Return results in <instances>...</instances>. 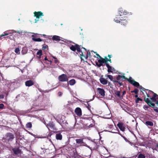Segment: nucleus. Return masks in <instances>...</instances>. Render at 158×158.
I'll return each instance as SVG.
<instances>
[{
	"mask_svg": "<svg viewBox=\"0 0 158 158\" xmlns=\"http://www.w3.org/2000/svg\"><path fill=\"white\" fill-rule=\"evenodd\" d=\"M148 90V93L146 92L147 98H146L145 97L144 98V100L145 102L152 107H155V104L152 102H155L157 100L156 99V94L154 93L152 91L147 89Z\"/></svg>",
	"mask_w": 158,
	"mask_h": 158,
	"instance_id": "nucleus-1",
	"label": "nucleus"
},
{
	"mask_svg": "<svg viewBox=\"0 0 158 158\" xmlns=\"http://www.w3.org/2000/svg\"><path fill=\"white\" fill-rule=\"evenodd\" d=\"M75 45H71L70 47V49L72 51L75 52L76 50L79 52L81 56V60H83L82 58V56H85V54L83 52L81 51V49L83 48L82 46L81 45H79L77 44H74Z\"/></svg>",
	"mask_w": 158,
	"mask_h": 158,
	"instance_id": "nucleus-2",
	"label": "nucleus"
},
{
	"mask_svg": "<svg viewBox=\"0 0 158 158\" xmlns=\"http://www.w3.org/2000/svg\"><path fill=\"white\" fill-rule=\"evenodd\" d=\"M116 79L117 80H113V82L114 83L116 82L118 83L120 86H122L123 85L122 82H121V81H123V79L126 80L127 81V79H128V78L125 77L124 76H122L120 75H118L116 77Z\"/></svg>",
	"mask_w": 158,
	"mask_h": 158,
	"instance_id": "nucleus-3",
	"label": "nucleus"
},
{
	"mask_svg": "<svg viewBox=\"0 0 158 158\" xmlns=\"http://www.w3.org/2000/svg\"><path fill=\"white\" fill-rule=\"evenodd\" d=\"M59 81L60 82H66L68 81V78L66 74H63L59 76L58 77Z\"/></svg>",
	"mask_w": 158,
	"mask_h": 158,
	"instance_id": "nucleus-4",
	"label": "nucleus"
},
{
	"mask_svg": "<svg viewBox=\"0 0 158 158\" xmlns=\"http://www.w3.org/2000/svg\"><path fill=\"white\" fill-rule=\"evenodd\" d=\"M34 16L35 17L36 19H37V20H36V19L35 20V23L37 22V21H39V19L41 16H44L43 13L40 11L38 12L35 11L34 12Z\"/></svg>",
	"mask_w": 158,
	"mask_h": 158,
	"instance_id": "nucleus-5",
	"label": "nucleus"
},
{
	"mask_svg": "<svg viewBox=\"0 0 158 158\" xmlns=\"http://www.w3.org/2000/svg\"><path fill=\"white\" fill-rule=\"evenodd\" d=\"M127 81H129L130 83L135 87H138L139 86V83L135 80H132L131 77H130L128 79Z\"/></svg>",
	"mask_w": 158,
	"mask_h": 158,
	"instance_id": "nucleus-6",
	"label": "nucleus"
},
{
	"mask_svg": "<svg viewBox=\"0 0 158 158\" xmlns=\"http://www.w3.org/2000/svg\"><path fill=\"white\" fill-rule=\"evenodd\" d=\"M128 14V12L122 9H119L118 11V15L121 16L123 15H126Z\"/></svg>",
	"mask_w": 158,
	"mask_h": 158,
	"instance_id": "nucleus-7",
	"label": "nucleus"
},
{
	"mask_svg": "<svg viewBox=\"0 0 158 158\" xmlns=\"http://www.w3.org/2000/svg\"><path fill=\"white\" fill-rule=\"evenodd\" d=\"M75 112L78 116L80 117L82 115V110L79 107L76 108L75 110Z\"/></svg>",
	"mask_w": 158,
	"mask_h": 158,
	"instance_id": "nucleus-8",
	"label": "nucleus"
},
{
	"mask_svg": "<svg viewBox=\"0 0 158 158\" xmlns=\"http://www.w3.org/2000/svg\"><path fill=\"white\" fill-rule=\"evenodd\" d=\"M34 84V82L33 81L31 80H27L25 82V85L27 86L30 87Z\"/></svg>",
	"mask_w": 158,
	"mask_h": 158,
	"instance_id": "nucleus-9",
	"label": "nucleus"
},
{
	"mask_svg": "<svg viewBox=\"0 0 158 158\" xmlns=\"http://www.w3.org/2000/svg\"><path fill=\"white\" fill-rule=\"evenodd\" d=\"M122 17L121 16L119 15H116V17L114 19V20L115 22L117 23H120L121 20L123 18H121Z\"/></svg>",
	"mask_w": 158,
	"mask_h": 158,
	"instance_id": "nucleus-10",
	"label": "nucleus"
},
{
	"mask_svg": "<svg viewBox=\"0 0 158 158\" xmlns=\"http://www.w3.org/2000/svg\"><path fill=\"white\" fill-rule=\"evenodd\" d=\"M98 91V93L102 96H104L105 95V91L102 89L100 88H98L97 89Z\"/></svg>",
	"mask_w": 158,
	"mask_h": 158,
	"instance_id": "nucleus-11",
	"label": "nucleus"
},
{
	"mask_svg": "<svg viewBox=\"0 0 158 158\" xmlns=\"http://www.w3.org/2000/svg\"><path fill=\"white\" fill-rule=\"evenodd\" d=\"M60 38H62L60 37L57 35H54L52 36V39L53 41H59L60 40H62L60 39Z\"/></svg>",
	"mask_w": 158,
	"mask_h": 158,
	"instance_id": "nucleus-12",
	"label": "nucleus"
},
{
	"mask_svg": "<svg viewBox=\"0 0 158 158\" xmlns=\"http://www.w3.org/2000/svg\"><path fill=\"white\" fill-rule=\"evenodd\" d=\"M99 80L100 82L103 85H106L107 83V81L106 79L102 77H100Z\"/></svg>",
	"mask_w": 158,
	"mask_h": 158,
	"instance_id": "nucleus-13",
	"label": "nucleus"
},
{
	"mask_svg": "<svg viewBox=\"0 0 158 158\" xmlns=\"http://www.w3.org/2000/svg\"><path fill=\"white\" fill-rule=\"evenodd\" d=\"M121 18H123V19L122 20H121V21H120V23H121L122 25H125L127 23V21L126 19V17H121Z\"/></svg>",
	"mask_w": 158,
	"mask_h": 158,
	"instance_id": "nucleus-14",
	"label": "nucleus"
},
{
	"mask_svg": "<svg viewBox=\"0 0 158 158\" xmlns=\"http://www.w3.org/2000/svg\"><path fill=\"white\" fill-rule=\"evenodd\" d=\"M47 127L48 128V127H50L51 128H55V124L52 122H50L47 124Z\"/></svg>",
	"mask_w": 158,
	"mask_h": 158,
	"instance_id": "nucleus-15",
	"label": "nucleus"
},
{
	"mask_svg": "<svg viewBox=\"0 0 158 158\" xmlns=\"http://www.w3.org/2000/svg\"><path fill=\"white\" fill-rule=\"evenodd\" d=\"M117 126L119 128H125V124L122 122H119Z\"/></svg>",
	"mask_w": 158,
	"mask_h": 158,
	"instance_id": "nucleus-16",
	"label": "nucleus"
},
{
	"mask_svg": "<svg viewBox=\"0 0 158 158\" xmlns=\"http://www.w3.org/2000/svg\"><path fill=\"white\" fill-rule=\"evenodd\" d=\"M106 66L108 68L107 71L108 73H113L112 71V67L109 65L108 64H106Z\"/></svg>",
	"mask_w": 158,
	"mask_h": 158,
	"instance_id": "nucleus-17",
	"label": "nucleus"
},
{
	"mask_svg": "<svg viewBox=\"0 0 158 158\" xmlns=\"http://www.w3.org/2000/svg\"><path fill=\"white\" fill-rule=\"evenodd\" d=\"M109 59L107 58L106 56H105L104 58H101V59H100L102 60V62H103L104 63H105L106 65V64H108L107 63V61H108V60Z\"/></svg>",
	"mask_w": 158,
	"mask_h": 158,
	"instance_id": "nucleus-18",
	"label": "nucleus"
},
{
	"mask_svg": "<svg viewBox=\"0 0 158 158\" xmlns=\"http://www.w3.org/2000/svg\"><path fill=\"white\" fill-rule=\"evenodd\" d=\"M102 61V60L100 59L98 60V62L99 63V64H98V63L97 62L96 63V65L98 67H100L102 66H103V64H104V63Z\"/></svg>",
	"mask_w": 158,
	"mask_h": 158,
	"instance_id": "nucleus-19",
	"label": "nucleus"
},
{
	"mask_svg": "<svg viewBox=\"0 0 158 158\" xmlns=\"http://www.w3.org/2000/svg\"><path fill=\"white\" fill-rule=\"evenodd\" d=\"M27 49L26 47H23L22 48V50L21 51V53L23 55H24L27 53Z\"/></svg>",
	"mask_w": 158,
	"mask_h": 158,
	"instance_id": "nucleus-20",
	"label": "nucleus"
},
{
	"mask_svg": "<svg viewBox=\"0 0 158 158\" xmlns=\"http://www.w3.org/2000/svg\"><path fill=\"white\" fill-rule=\"evenodd\" d=\"M14 153L16 154H18L20 152V151L18 148H15L13 149Z\"/></svg>",
	"mask_w": 158,
	"mask_h": 158,
	"instance_id": "nucleus-21",
	"label": "nucleus"
},
{
	"mask_svg": "<svg viewBox=\"0 0 158 158\" xmlns=\"http://www.w3.org/2000/svg\"><path fill=\"white\" fill-rule=\"evenodd\" d=\"M76 83L75 80L74 79H72L70 80L68 82L70 85H73Z\"/></svg>",
	"mask_w": 158,
	"mask_h": 158,
	"instance_id": "nucleus-22",
	"label": "nucleus"
},
{
	"mask_svg": "<svg viewBox=\"0 0 158 158\" xmlns=\"http://www.w3.org/2000/svg\"><path fill=\"white\" fill-rule=\"evenodd\" d=\"M11 33L9 31H6L5 32H4L3 33V34L1 35H0V37H2L3 36L8 35H9V34H11Z\"/></svg>",
	"mask_w": 158,
	"mask_h": 158,
	"instance_id": "nucleus-23",
	"label": "nucleus"
},
{
	"mask_svg": "<svg viewBox=\"0 0 158 158\" xmlns=\"http://www.w3.org/2000/svg\"><path fill=\"white\" fill-rule=\"evenodd\" d=\"M56 138L58 140H61L62 139V136L60 134H57L56 135Z\"/></svg>",
	"mask_w": 158,
	"mask_h": 158,
	"instance_id": "nucleus-24",
	"label": "nucleus"
},
{
	"mask_svg": "<svg viewBox=\"0 0 158 158\" xmlns=\"http://www.w3.org/2000/svg\"><path fill=\"white\" fill-rule=\"evenodd\" d=\"M32 39L35 42H41L42 41V40L40 39V38H32Z\"/></svg>",
	"mask_w": 158,
	"mask_h": 158,
	"instance_id": "nucleus-25",
	"label": "nucleus"
},
{
	"mask_svg": "<svg viewBox=\"0 0 158 158\" xmlns=\"http://www.w3.org/2000/svg\"><path fill=\"white\" fill-rule=\"evenodd\" d=\"M52 58L54 59V62L56 64H57L58 65L59 63V61L55 57L52 56Z\"/></svg>",
	"mask_w": 158,
	"mask_h": 158,
	"instance_id": "nucleus-26",
	"label": "nucleus"
},
{
	"mask_svg": "<svg viewBox=\"0 0 158 158\" xmlns=\"http://www.w3.org/2000/svg\"><path fill=\"white\" fill-rule=\"evenodd\" d=\"M33 34H34L31 35L32 38H37L39 37L40 34L34 33H33Z\"/></svg>",
	"mask_w": 158,
	"mask_h": 158,
	"instance_id": "nucleus-27",
	"label": "nucleus"
},
{
	"mask_svg": "<svg viewBox=\"0 0 158 158\" xmlns=\"http://www.w3.org/2000/svg\"><path fill=\"white\" fill-rule=\"evenodd\" d=\"M37 55L39 56V57L40 58L41 56L42 55V51L41 50H40L37 52L36 53Z\"/></svg>",
	"mask_w": 158,
	"mask_h": 158,
	"instance_id": "nucleus-28",
	"label": "nucleus"
},
{
	"mask_svg": "<svg viewBox=\"0 0 158 158\" xmlns=\"http://www.w3.org/2000/svg\"><path fill=\"white\" fill-rule=\"evenodd\" d=\"M26 127L27 128H31L32 127V124L31 122L28 123L26 125Z\"/></svg>",
	"mask_w": 158,
	"mask_h": 158,
	"instance_id": "nucleus-29",
	"label": "nucleus"
},
{
	"mask_svg": "<svg viewBox=\"0 0 158 158\" xmlns=\"http://www.w3.org/2000/svg\"><path fill=\"white\" fill-rule=\"evenodd\" d=\"M77 143H83V139H76Z\"/></svg>",
	"mask_w": 158,
	"mask_h": 158,
	"instance_id": "nucleus-30",
	"label": "nucleus"
},
{
	"mask_svg": "<svg viewBox=\"0 0 158 158\" xmlns=\"http://www.w3.org/2000/svg\"><path fill=\"white\" fill-rule=\"evenodd\" d=\"M15 52L17 54H20V50L19 48H16L15 49Z\"/></svg>",
	"mask_w": 158,
	"mask_h": 158,
	"instance_id": "nucleus-31",
	"label": "nucleus"
},
{
	"mask_svg": "<svg viewBox=\"0 0 158 158\" xmlns=\"http://www.w3.org/2000/svg\"><path fill=\"white\" fill-rule=\"evenodd\" d=\"M46 49H48V46L45 44H43V45L42 49L43 50H45Z\"/></svg>",
	"mask_w": 158,
	"mask_h": 158,
	"instance_id": "nucleus-32",
	"label": "nucleus"
},
{
	"mask_svg": "<svg viewBox=\"0 0 158 158\" xmlns=\"http://www.w3.org/2000/svg\"><path fill=\"white\" fill-rule=\"evenodd\" d=\"M146 124L149 126H152L153 125V123L151 121H148L146 122Z\"/></svg>",
	"mask_w": 158,
	"mask_h": 158,
	"instance_id": "nucleus-33",
	"label": "nucleus"
},
{
	"mask_svg": "<svg viewBox=\"0 0 158 158\" xmlns=\"http://www.w3.org/2000/svg\"><path fill=\"white\" fill-rule=\"evenodd\" d=\"M138 92V89L136 88L134 89L133 91H131V93H135V94H137Z\"/></svg>",
	"mask_w": 158,
	"mask_h": 158,
	"instance_id": "nucleus-34",
	"label": "nucleus"
},
{
	"mask_svg": "<svg viewBox=\"0 0 158 158\" xmlns=\"http://www.w3.org/2000/svg\"><path fill=\"white\" fill-rule=\"evenodd\" d=\"M138 158H145V156L144 155L140 154L138 156Z\"/></svg>",
	"mask_w": 158,
	"mask_h": 158,
	"instance_id": "nucleus-35",
	"label": "nucleus"
},
{
	"mask_svg": "<svg viewBox=\"0 0 158 158\" xmlns=\"http://www.w3.org/2000/svg\"><path fill=\"white\" fill-rule=\"evenodd\" d=\"M142 99H141V98H137L136 99V100H135V102L136 103H137L139 102V101H142Z\"/></svg>",
	"mask_w": 158,
	"mask_h": 158,
	"instance_id": "nucleus-36",
	"label": "nucleus"
},
{
	"mask_svg": "<svg viewBox=\"0 0 158 158\" xmlns=\"http://www.w3.org/2000/svg\"><path fill=\"white\" fill-rule=\"evenodd\" d=\"M107 76L111 80V81H113V77L112 76L109 75H108Z\"/></svg>",
	"mask_w": 158,
	"mask_h": 158,
	"instance_id": "nucleus-37",
	"label": "nucleus"
},
{
	"mask_svg": "<svg viewBox=\"0 0 158 158\" xmlns=\"http://www.w3.org/2000/svg\"><path fill=\"white\" fill-rule=\"evenodd\" d=\"M116 95L118 97H119L120 96V92L119 91H117L116 93Z\"/></svg>",
	"mask_w": 158,
	"mask_h": 158,
	"instance_id": "nucleus-38",
	"label": "nucleus"
},
{
	"mask_svg": "<svg viewBox=\"0 0 158 158\" xmlns=\"http://www.w3.org/2000/svg\"><path fill=\"white\" fill-rule=\"evenodd\" d=\"M153 110L155 111L156 112H158V108L156 107H153Z\"/></svg>",
	"mask_w": 158,
	"mask_h": 158,
	"instance_id": "nucleus-39",
	"label": "nucleus"
},
{
	"mask_svg": "<svg viewBox=\"0 0 158 158\" xmlns=\"http://www.w3.org/2000/svg\"><path fill=\"white\" fill-rule=\"evenodd\" d=\"M4 105L3 104H0V109H3L4 107Z\"/></svg>",
	"mask_w": 158,
	"mask_h": 158,
	"instance_id": "nucleus-40",
	"label": "nucleus"
},
{
	"mask_svg": "<svg viewBox=\"0 0 158 158\" xmlns=\"http://www.w3.org/2000/svg\"><path fill=\"white\" fill-rule=\"evenodd\" d=\"M86 107L89 110H90V108H91V106L88 103H87V105H86Z\"/></svg>",
	"mask_w": 158,
	"mask_h": 158,
	"instance_id": "nucleus-41",
	"label": "nucleus"
},
{
	"mask_svg": "<svg viewBox=\"0 0 158 158\" xmlns=\"http://www.w3.org/2000/svg\"><path fill=\"white\" fill-rule=\"evenodd\" d=\"M113 127V125H110L108 127V128H112Z\"/></svg>",
	"mask_w": 158,
	"mask_h": 158,
	"instance_id": "nucleus-42",
	"label": "nucleus"
},
{
	"mask_svg": "<svg viewBox=\"0 0 158 158\" xmlns=\"http://www.w3.org/2000/svg\"><path fill=\"white\" fill-rule=\"evenodd\" d=\"M4 98V95L0 94V99H3Z\"/></svg>",
	"mask_w": 158,
	"mask_h": 158,
	"instance_id": "nucleus-43",
	"label": "nucleus"
},
{
	"mask_svg": "<svg viewBox=\"0 0 158 158\" xmlns=\"http://www.w3.org/2000/svg\"><path fill=\"white\" fill-rule=\"evenodd\" d=\"M94 125L93 124H91L90 125H89V128H91V127H94Z\"/></svg>",
	"mask_w": 158,
	"mask_h": 158,
	"instance_id": "nucleus-44",
	"label": "nucleus"
},
{
	"mask_svg": "<svg viewBox=\"0 0 158 158\" xmlns=\"http://www.w3.org/2000/svg\"><path fill=\"white\" fill-rule=\"evenodd\" d=\"M87 55H88V56H90V55H91V54H90V52H89V51H88L87 52Z\"/></svg>",
	"mask_w": 158,
	"mask_h": 158,
	"instance_id": "nucleus-45",
	"label": "nucleus"
},
{
	"mask_svg": "<svg viewBox=\"0 0 158 158\" xmlns=\"http://www.w3.org/2000/svg\"><path fill=\"white\" fill-rule=\"evenodd\" d=\"M143 108L144 109H148V106H147L145 105L143 106Z\"/></svg>",
	"mask_w": 158,
	"mask_h": 158,
	"instance_id": "nucleus-46",
	"label": "nucleus"
},
{
	"mask_svg": "<svg viewBox=\"0 0 158 158\" xmlns=\"http://www.w3.org/2000/svg\"><path fill=\"white\" fill-rule=\"evenodd\" d=\"M62 94V93L60 92H59L58 93L59 96H61V95Z\"/></svg>",
	"mask_w": 158,
	"mask_h": 158,
	"instance_id": "nucleus-47",
	"label": "nucleus"
},
{
	"mask_svg": "<svg viewBox=\"0 0 158 158\" xmlns=\"http://www.w3.org/2000/svg\"><path fill=\"white\" fill-rule=\"evenodd\" d=\"M40 36L41 37H42L43 36L45 37L46 36V35H44H44L40 34Z\"/></svg>",
	"mask_w": 158,
	"mask_h": 158,
	"instance_id": "nucleus-48",
	"label": "nucleus"
},
{
	"mask_svg": "<svg viewBox=\"0 0 158 158\" xmlns=\"http://www.w3.org/2000/svg\"><path fill=\"white\" fill-rule=\"evenodd\" d=\"M96 55L98 56L100 58V59H101V58H102V57L98 53H96Z\"/></svg>",
	"mask_w": 158,
	"mask_h": 158,
	"instance_id": "nucleus-49",
	"label": "nucleus"
},
{
	"mask_svg": "<svg viewBox=\"0 0 158 158\" xmlns=\"http://www.w3.org/2000/svg\"><path fill=\"white\" fill-rule=\"evenodd\" d=\"M126 94V91H124L123 92V95H124Z\"/></svg>",
	"mask_w": 158,
	"mask_h": 158,
	"instance_id": "nucleus-50",
	"label": "nucleus"
},
{
	"mask_svg": "<svg viewBox=\"0 0 158 158\" xmlns=\"http://www.w3.org/2000/svg\"><path fill=\"white\" fill-rule=\"evenodd\" d=\"M156 100H158V95L156 94Z\"/></svg>",
	"mask_w": 158,
	"mask_h": 158,
	"instance_id": "nucleus-51",
	"label": "nucleus"
},
{
	"mask_svg": "<svg viewBox=\"0 0 158 158\" xmlns=\"http://www.w3.org/2000/svg\"><path fill=\"white\" fill-rule=\"evenodd\" d=\"M88 55H86V56H84L86 59H87L88 57Z\"/></svg>",
	"mask_w": 158,
	"mask_h": 158,
	"instance_id": "nucleus-52",
	"label": "nucleus"
},
{
	"mask_svg": "<svg viewBox=\"0 0 158 158\" xmlns=\"http://www.w3.org/2000/svg\"><path fill=\"white\" fill-rule=\"evenodd\" d=\"M141 89L143 90V91H144L146 89L144 88H143V87H142Z\"/></svg>",
	"mask_w": 158,
	"mask_h": 158,
	"instance_id": "nucleus-53",
	"label": "nucleus"
},
{
	"mask_svg": "<svg viewBox=\"0 0 158 158\" xmlns=\"http://www.w3.org/2000/svg\"><path fill=\"white\" fill-rule=\"evenodd\" d=\"M44 60H48V58H47V56H45V58H44Z\"/></svg>",
	"mask_w": 158,
	"mask_h": 158,
	"instance_id": "nucleus-54",
	"label": "nucleus"
},
{
	"mask_svg": "<svg viewBox=\"0 0 158 158\" xmlns=\"http://www.w3.org/2000/svg\"><path fill=\"white\" fill-rule=\"evenodd\" d=\"M48 61L50 63V64L51 65L52 64V61L51 60H48Z\"/></svg>",
	"mask_w": 158,
	"mask_h": 158,
	"instance_id": "nucleus-55",
	"label": "nucleus"
},
{
	"mask_svg": "<svg viewBox=\"0 0 158 158\" xmlns=\"http://www.w3.org/2000/svg\"><path fill=\"white\" fill-rule=\"evenodd\" d=\"M155 103L157 105V106H158V100H157L156 102H155Z\"/></svg>",
	"mask_w": 158,
	"mask_h": 158,
	"instance_id": "nucleus-56",
	"label": "nucleus"
},
{
	"mask_svg": "<svg viewBox=\"0 0 158 158\" xmlns=\"http://www.w3.org/2000/svg\"><path fill=\"white\" fill-rule=\"evenodd\" d=\"M108 61L110 62V63H111V60L110 59H109L108 60Z\"/></svg>",
	"mask_w": 158,
	"mask_h": 158,
	"instance_id": "nucleus-57",
	"label": "nucleus"
},
{
	"mask_svg": "<svg viewBox=\"0 0 158 158\" xmlns=\"http://www.w3.org/2000/svg\"><path fill=\"white\" fill-rule=\"evenodd\" d=\"M111 55H108V57L109 58V59H110V58L111 57Z\"/></svg>",
	"mask_w": 158,
	"mask_h": 158,
	"instance_id": "nucleus-58",
	"label": "nucleus"
},
{
	"mask_svg": "<svg viewBox=\"0 0 158 158\" xmlns=\"http://www.w3.org/2000/svg\"><path fill=\"white\" fill-rule=\"evenodd\" d=\"M52 65V67L53 68H56L57 67V66H54L53 65Z\"/></svg>",
	"mask_w": 158,
	"mask_h": 158,
	"instance_id": "nucleus-59",
	"label": "nucleus"
},
{
	"mask_svg": "<svg viewBox=\"0 0 158 158\" xmlns=\"http://www.w3.org/2000/svg\"><path fill=\"white\" fill-rule=\"evenodd\" d=\"M125 140L126 141L128 142H129L130 143H131L127 139H125Z\"/></svg>",
	"mask_w": 158,
	"mask_h": 158,
	"instance_id": "nucleus-60",
	"label": "nucleus"
},
{
	"mask_svg": "<svg viewBox=\"0 0 158 158\" xmlns=\"http://www.w3.org/2000/svg\"><path fill=\"white\" fill-rule=\"evenodd\" d=\"M82 48H83L85 51H87L86 49L85 48L83 47Z\"/></svg>",
	"mask_w": 158,
	"mask_h": 158,
	"instance_id": "nucleus-61",
	"label": "nucleus"
},
{
	"mask_svg": "<svg viewBox=\"0 0 158 158\" xmlns=\"http://www.w3.org/2000/svg\"><path fill=\"white\" fill-rule=\"evenodd\" d=\"M138 97V95H137V94L136 95H135V98H137V97Z\"/></svg>",
	"mask_w": 158,
	"mask_h": 158,
	"instance_id": "nucleus-62",
	"label": "nucleus"
},
{
	"mask_svg": "<svg viewBox=\"0 0 158 158\" xmlns=\"http://www.w3.org/2000/svg\"><path fill=\"white\" fill-rule=\"evenodd\" d=\"M114 70H115L114 68H112V71Z\"/></svg>",
	"mask_w": 158,
	"mask_h": 158,
	"instance_id": "nucleus-63",
	"label": "nucleus"
},
{
	"mask_svg": "<svg viewBox=\"0 0 158 158\" xmlns=\"http://www.w3.org/2000/svg\"><path fill=\"white\" fill-rule=\"evenodd\" d=\"M121 130V131H124V129H120Z\"/></svg>",
	"mask_w": 158,
	"mask_h": 158,
	"instance_id": "nucleus-64",
	"label": "nucleus"
}]
</instances>
